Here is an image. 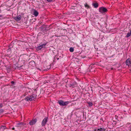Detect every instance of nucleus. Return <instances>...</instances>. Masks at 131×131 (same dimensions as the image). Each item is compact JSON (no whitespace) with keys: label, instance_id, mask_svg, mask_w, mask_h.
<instances>
[{"label":"nucleus","instance_id":"15","mask_svg":"<svg viewBox=\"0 0 131 131\" xmlns=\"http://www.w3.org/2000/svg\"><path fill=\"white\" fill-rule=\"evenodd\" d=\"M88 103L89 104V106H91L92 105V104L91 102H90Z\"/></svg>","mask_w":131,"mask_h":131},{"label":"nucleus","instance_id":"9","mask_svg":"<svg viewBox=\"0 0 131 131\" xmlns=\"http://www.w3.org/2000/svg\"><path fill=\"white\" fill-rule=\"evenodd\" d=\"M38 12L35 10H34V11L33 15L35 16L36 17L38 16Z\"/></svg>","mask_w":131,"mask_h":131},{"label":"nucleus","instance_id":"22","mask_svg":"<svg viewBox=\"0 0 131 131\" xmlns=\"http://www.w3.org/2000/svg\"><path fill=\"white\" fill-rule=\"evenodd\" d=\"M14 129H15V128H12V129L13 130H14Z\"/></svg>","mask_w":131,"mask_h":131},{"label":"nucleus","instance_id":"3","mask_svg":"<svg viewBox=\"0 0 131 131\" xmlns=\"http://www.w3.org/2000/svg\"><path fill=\"white\" fill-rule=\"evenodd\" d=\"M126 64L129 67H131V58L128 59L126 61Z\"/></svg>","mask_w":131,"mask_h":131},{"label":"nucleus","instance_id":"23","mask_svg":"<svg viewBox=\"0 0 131 131\" xmlns=\"http://www.w3.org/2000/svg\"><path fill=\"white\" fill-rule=\"evenodd\" d=\"M130 33L131 34V30H130Z\"/></svg>","mask_w":131,"mask_h":131},{"label":"nucleus","instance_id":"16","mask_svg":"<svg viewBox=\"0 0 131 131\" xmlns=\"http://www.w3.org/2000/svg\"><path fill=\"white\" fill-rule=\"evenodd\" d=\"M85 7L88 8H89V6L87 4H85Z\"/></svg>","mask_w":131,"mask_h":131},{"label":"nucleus","instance_id":"1","mask_svg":"<svg viewBox=\"0 0 131 131\" xmlns=\"http://www.w3.org/2000/svg\"><path fill=\"white\" fill-rule=\"evenodd\" d=\"M36 95L35 94H33L31 96H26L25 98V100L27 101H32L36 99Z\"/></svg>","mask_w":131,"mask_h":131},{"label":"nucleus","instance_id":"7","mask_svg":"<svg viewBox=\"0 0 131 131\" xmlns=\"http://www.w3.org/2000/svg\"><path fill=\"white\" fill-rule=\"evenodd\" d=\"M21 17L20 15H19L17 16L16 17H15L14 19L16 21H19L21 19Z\"/></svg>","mask_w":131,"mask_h":131},{"label":"nucleus","instance_id":"2","mask_svg":"<svg viewBox=\"0 0 131 131\" xmlns=\"http://www.w3.org/2000/svg\"><path fill=\"white\" fill-rule=\"evenodd\" d=\"M58 103L61 106H66L69 103V102L67 101L64 102L63 101L60 100L58 101Z\"/></svg>","mask_w":131,"mask_h":131},{"label":"nucleus","instance_id":"6","mask_svg":"<svg viewBox=\"0 0 131 131\" xmlns=\"http://www.w3.org/2000/svg\"><path fill=\"white\" fill-rule=\"evenodd\" d=\"M37 120L36 119H33L29 123V124L30 125H32L35 124L37 122Z\"/></svg>","mask_w":131,"mask_h":131},{"label":"nucleus","instance_id":"11","mask_svg":"<svg viewBox=\"0 0 131 131\" xmlns=\"http://www.w3.org/2000/svg\"><path fill=\"white\" fill-rule=\"evenodd\" d=\"M2 107V104H0V108ZM3 112V110L2 109L0 110V113H1Z\"/></svg>","mask_w":131,"mask_h":131},{"label":"nucleus","instance_id":"13","mask_svg":"<svg viewBox=\"0 0 131 131\" xmlns=\"http://www.w3.org/2000/svg\"><path fill=\"white\" fill-rule=\"evenodd\" d=\"M131 35V34L130 33H128L127 34L126 37L127 38L129 37Z\"/></svg>","mask_w":131,"mask_h":131},{"label":"nucleus","instance_id":"10","mask_svg":"<svg viewBox=\"0 0 131 131\" xmlns=\"http://www.w3.org/2000/svg\"><path fill=\"white\" fill-rule=\"evenodd\" d=\"M92 5L95 8H97L98 6V4L97 3H93Z\"/></svg>","mask_w":131,"mask_h":131},{"label":"nucleus","instance_id":"24","mask_svg":"<svg viewBox=\"0 0 131 131\" xmlns=\"http://www.w3.org/2000/svg\"><path fill=\"white\" fill-rule=\"evenodd\" d=\"M37 69H39V70H40V69H39L38 68H37Z\"/></svg>","mask_w":131,"mask_h":131},{"label":"nucleus","instance_id":"4","mask_svg":"<svg viewBox=\"0 0 131 131\" xmlns=\"http://www.w3.org/2000/svg\"><path fill=\"white\" fill-rule=\"evenodd\" d=\"M107 10L105 8L103 7H101L99 9V11L102 13L107 12Z\"/></svg>","mask_w":131,"mask_h":131},{"label":"nucleus","instance_id":"18","mask_svg":"<svg viewBox=\"0 0 131 131\" xmlns=\"http://www.w3.org/2000/svg\"><path fill=\"white\" fill-rule=\"evenodd\" d=\"M3 16L2 15H0V20L2 19Z\"/></svg>","mask_w":131,"mask_h":131},{"label":"nucleus","instance_id":"12","mask_svg":"<svg viewBox=\"0 0 131 131\" xmlns=\"http://www.w3.org/2000/svg\"><path fill=\"white\" fill-rule=\"evenodd\" d=\"M69 50L70 52H73L74 51V49L72 47H71L70 48Z\"/></svg>","mask_w":131,"mask_h":131},{"label":"nucleus","instance_id":"5","mask_svg":"<svg viewBox=\"0 0 131 131\" xmlns=\"http://www.w3.org/2000/svg\"><path fill=\"white\" fill-rule=\"evenodd\" d=\"M48 118L46 117L44 118L42 121L41 123V125L42 126H44L47 123L48 121Z\"/></svg>","mask_w":131,"mask_h":131},{"label":"nucleus","instance_id":"21","mask_svg":"<svg viewBox=\"0 0 131 131\" xmlns=\"http://www.w3.org/2000/svg\"><path fill=\"white\" fill-rule=\"evenodd\" d=\"M46 81H45V82L46 83V82H47V83H48L49 82V81H46Z\"/></svg>","mask_w":131,"mask_h":131},{"label":"nucleus","instance_id":"19","mask_svg":"<svg viewBox=\"0 0 131 131\" xmlns=\"http://www.w3.org/2000/svg\"><path fill=\"white\" fill-rule=\"evenodd\" d=\"M52 0H47V1L48 2H50L52 1Z\"/></svg>","mask_w":131,"mask_h":131},{"label":"nucleus","instance_id":"20","mask_svg":"<svg viewBox=\"0 0 131 131\" xmlns=\"http://www.w3.org/2000/svg\"><path fill=\"white\" fill-rule=\"evenodd\" d=\"M11 83L12 84H14V81H12L11 82Z\"/></svg>","mask_w":131,"mask_h":131},{"label":"nucleus","instance_id":"14","mask_svg":"<svg viewBox=\"0 0 131 131\" xmlns=\"http://www.w3.org/2000/svg\"><path fill=\"white\" fill-rule=\"evenodd\" d=\"M23 124L22 123H19L18 124V126L19 127L21 126V125H23Z\"/></svg>","mask_w":131,"mask_h":131},{"label":"nucleus","instance_id":"8","mask_svg":"<svg viewBox=\"0 0 131 131\" xmlns=\"http://www.w3.org/2000/svg\"><path fill=\"white\" fill-rule=\"evenodd\" d=\"M46 45V44H42L41 45L37 47V49H38V50H40L42 48L44 47Z\"/></svg>","mask_w":131,"mask_h":131},{"label":"nucleus","instance_id":"17","mask_svg":"<svg viewBox=\"0 0 131 131\" xmlns=\"http://www.w3.org/2000/svg\"><path fill=\"white\" fill-rule=\"evenodd\" d=\"M29 63L30 64L32 63H34V64H35V63L34 61H31V62H30Z\"/></svg>","mask_w":131,"mask_h":131}]
</instances>
